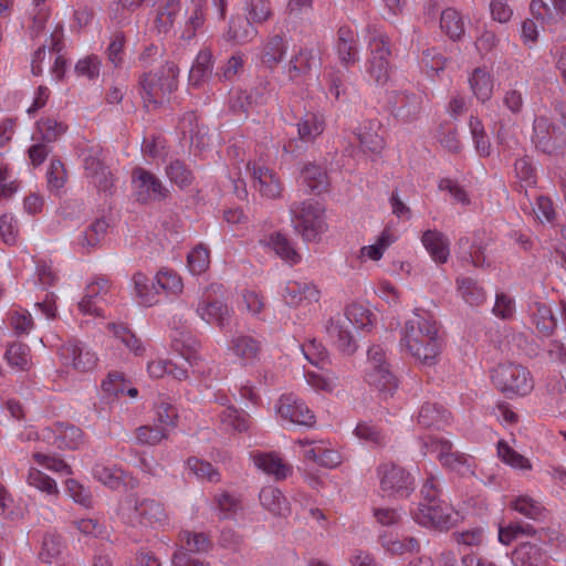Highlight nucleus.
<instances>
[{
	"label": "nucleus",
	"mask_w": 566,
	"mask_h": 566,
	"mask_svg": "<svg viewBox=\"0 0 566 566\" xmlns=\"http://www.w3.org/2000/svg\"><path fill=\"white\" fill-rule=\"evenodd\" d=\"M400 345L419 363L434 365L442 348L437 322L420 310H415L401 331Z\"/></svg>",
	"instance_id": "f257e3e1"
},
{
	"label": "nucleus",
	"mask_w": 566,
	"mask_h": 566,
	"mask_svg": "<svg viewBox=\"0 0 566 566\" xmlns=\"http://www.w3.org/2000/svg\"><path fill=\"white\" fill-rule=\"evenodd\" d=\"M123 523L132 528L158 527L166 523L167 514L163 504L154 499L129 496L119 507Z\"/></svg>",
	"instance_id": "f03ea898"
},
{
	"label": "nucleus",
	"mask_w": 566,
	"mask_h": 566,
	"mask_svg": "<svg viewBox=\"0 0 566 566\" xmlns=\"http://www.w3.org/2000/svg\"><path fill=\"white\" fill-rule=\"evenodd\" d=\"M179 69L168 62L158 72L147 73L140 77V93L147 108H156L168 101V96L178 86Z\"/></svg>",
	"instance_id": "7ed1b4c3"
},
{
	"label": "nucleus",
	"mask_w": 566,
	"mask_h": 566,
	"mask_svg": "<svg viewBox=\"0 0 566 566\" xmlns=\"http://www.w3.org/2000/svg\"><path fill=\"white\" fill-rule=\"evenodd\" d=\"M365 381L378 391L381 399L392 397L398 388V380L390 369L386 350L380 345H373L367 352L364 370Z\"/></svg>",
	"instance_id": "20e7f679"
},
{
	"label": "nucleus",
	"mask_w": 566,
	"mask_h": 566,
	"mask_svg": "<svg viewBox=\"0 0 566 566\" xmlns=\"http://www.w3.org/2000/svg\"><path fill=\"white\" fill-rule=\"evenodd\" d=\"M492 384L509 398L525 397L534 389L531 371L515 363H502L491 370Z\"/></svg>",
	"instance_id": "39448f33"
},
{
	"label": "nucleus",
	"mask_w": 566,
	"mask_h": 566,
	"mask_svg": "<svg viewBox=\"0 0 566 566\" xmlns=\"http://www.w3.org/2000/svg\"><path fill=\"white\" fill-rule=\"evenodd\" d=\"M422 448L424 454H436L438 461L444 469L462 476L474 474L475 462L473 458L465 453L454 451L450 440L443 437L429 436L422 441Z\"/></svg>",
	"instance_id": "423d86ee"
},
{
	"label": "nucleus",
	"mask_w": 566,
	"mask_h": 566,
	"mask_svg": "<svg viewBox=\"0 0 566 566\" xmlns=\"http://www.w3.org/2000/svg\"><path fill=\"white\" fill-rule=\"evenodd\" d=\"M294 229L307 241H314L323 234L328 226L325 208L314 201L294 203L290 208Z\"/></svg>",
	"instance_id": "0eeeda50"
},
{
	"label": "nucleus",
	"mask_w": 566,
	"mask_h": 566,
	"mask_svg": "<svg viewBox=\"0 0 566 566\" xmlns=\"http://www.w3.org/2000/svg\"><path fill=\"white\" fill-rule=\"evenodd\" d=\"M292 451L304 462H312L326 469H335L343 462L340 452L327 440L297 439Z\"/></svg>",
	"instance_id": "6e6552de"
},
{
	"label": "nucleus",
	"mask_w": 566,
	"mask_h": 566,
	"mask_svg": "<svg viewBox=\"0 0 566 566\" xmlns=\"http://www.w3.org/2000/svg\"><path fill=\"white\" fill-rule=\"evenodd\" d=\"M369 57L366 71L376 84L384 85L389 78L390 50L388 38L377 29H369Z\"/></svg>",
	"instance_id": "1a4fd4ad"
},
{
	"label": "nucleus",
	"mask_w": 566,
	"mask_h": 566,
	"mask_svg": "<svg viewBox=\"0 0 566 566\" xmlns=\"http://www.w3.org/2000/svg\"><path fill=\"white\" fill-rule=\"evenodd\" d=\"M412 515L419 525L437 530H448L458 521L453 507L441 501L420 503Z\"/></svg>",
	"instance_id": "9d476101"
},
{
	"label": "nucleus",
	"mask_w": 566,
	"mask_h": 566,
	"mask_svg": "<svg viewBox=\"0 0 566 566\" xmlns=\"http://www.w3.org/2000/svg\"><path fill=\"white\" fill-rule=\"evenodd\" d=\"M222 286L212 284L201 295L196 307L197 315L209 325H217L223 328L228 325L233 311L223 302L211 298V292L221 293Z\"/></svg>",
	"instance_id": "9b49d317"
},
{
	"label": "nucleus",
	"mask_w": 566,
	"mask_h": 566,
	"mask_svg": "<svg viewBox=\"0 0 566 566\" xmlns=\"http://www.w3.org/2000/svg\"><path fill=\"white\" fill-rule=\"evenodd\" d=\"M377 472L381 490L389 495L408 496L415 489L410 473L392 462L380 464Z\"/></svg>",
	"instance_id": "f8f14e48"
},
{
	"label": "nucleus",
	"mask_w": 566,
	"mask_h": 566,
	"mask_svg": "<svg viewBox=\"0 0 566 566\" xmlns=\"http://www.w3.org/2000/svg\"><path fill=\"white\" fill-rule=\"evenodd\" d=\"M85 176L99 191H108L113 186V176L104 163L103 149L92 146L82 151Z\"/></svg>",
	"instance_id": "ddd939ff"
},
{
	"label": "nucleus",
	"mask_w": 566,
	"mask_h": 566,
	"mask_svg": "<svg viewBox=\"0 0 566 566\" xmlns=\"http://www.w3.org/2000/svg\"><path fill=\"white\" fill-rule=\"evenodd\" d=\"M42 440L60 450H77L85 440L82 429L71 423L56 422L41 430Z\"/></svg>",
	"instance_id": "4468645a"
},
{
	"label": "nucleus",
	"mask_w": 566,
	"mask_h": 566,
	"mask_svg": "<svg viewBox=\"0 0 566 566\" xmlns=\"http://www.w3.org/2000/svg\"><path fill=\"white\" fill-rule=\"evenodd\" d=\"M280 295L290 307L310 308L318 303L321 291L312 282L290 280L281 287Z\"/></svg>",
	"instance_id": "2eb2a0df"
},
{
	"label": "nucleus",
	"mask_w": 566,
	"mask_h": 566,
	"mask_svg": "<svg viewBox=\"0 0 566 566\" xmlns=\"http://www.w3.org/2000/svg\"><path fill=\"white\" fill-rule=\"evenodd\" d=\"M277 417L287 423L313 427L315 424V416L306 403L296 396L283 395L275 406Z\"/></svg>",
	"instance_id": "dca6fc26"
},
{
	"label": "nucleus",
	"mask_w": 566,
	"mask_h": 566,
	"mask_svg": "<svg viewBox=\"0 0 566 566\" xmlns=\"http://www.w3.org/2000/svg\"><path fill=\"white\" fill-rule=\"evenodd\" d=\"M132 185L136 200L144 203L164 199L168 193L161 180L142 167L133 170Z\"/></svg>",
	"instance_id": "f3484780"
},
{
	"label": "nucleus",
	"mask_w": 566,
	"mask_h": 566,
	"mask_svg": "<svg viewBox=\"0 0 566 566\" xmlns=\"http://www.w3.org/2000/svg\"><path fill=\"white\" fill-rule=\"evenodd\" d=\"M64 366L80 373L93 370L97 365V356L88 346L77 340H69L59 352Z\"/></svg>",
	"instance_id": "a211bd4d"
},
{
	"label": "nucleus",
	"mask_w": 566,
	"mask_h": 566,
	"mask_svg": "<svg viewBox=\"0 0 566 566\" xmlns=\"http://www.w3.org/2000/svg\"><path fill=\"white\" fill-rule=\"evenodd\" d=\"M325 332L331 344L343 355L350 356L357 350V340L349 329V324L340 314L328 319Z\"/></svg>",
	"instance_id": "6ab92c4d"
},
{
	"label": "nucleus",
	"mask_w": 566,
	"mask_h": 566,
	"mask_svg": "<svg viewBox=\"0 0 566 566\" xmlns=\"http://www.w3.org/2000/svg\"><path fill=\"white\" fill-rule=\"evenodd\" d=\"M247 170L250 171L254 189L269 199H276L282 193V184L276 174L260 163H248Z\"/></svg>",
	"instance_id": "aec40b11"
},
{
	"label": "nucleus",
	"mask_w": 566,
	"mask_h": 566,
	"mask_svg": "<svg viewBox=\"0 0 566 566\" xmlns=\"http://www.w3.org/2000/svg\"><path fill=\"white\" fill-rule=\"evenodd\" d=\"M227 350L241 364L252 365L259 359L261 342L251 335L235 334L229 339Z\"/></svg>",
	"instance_id": "412c9836"
},
{
	"label": "nucleus",
	"mask_w": 566,
	"mask_h": 566,
	"mask_svg": "<svg viewBox=\"0 0 566 566\" xmlns=\"http://www.w3.org/2000/svg\"><path fill=\"white\" fill-rule=\"evenodd\" d=\"M533 142L544 153L552 154L565 142L544 116H537L533 125Z\"/></svg>",
	"instance_id": "4be33fe9"
},
{
	"label": "nucleus",
	"mask_w": 566,
	"mask_h": 566,
	"mask_svg": "<svg viewBox=\"0 0 566 566\" xmlns=\"http://www.w3.org/2000/svg\"><path fill=\"white\" fill-rule=\"evenodd\" d=\"M335 49L342 64L354 65L358 61L356 32L347 25L340 27L337 31Z\"/></svg>",
	"instance_id": "5701e85b"
},
{
	"label": "nucleus",
	"mask_w": 566,
	"mask_h": 566,
	"mask_svg": "<svg viewBox=\"0 0 566 566\" xmlns=\"http://www.w3.org/2000/svg\"><path fill=\"white\" fill-rule=\"evenodd\" d=\"M316 65L317 56L315 52L308 49H301L287 65L289 77L295 83H304Z\"/></svg>",
	"instance_id": "b1692460"
},
{
	"label": "nucleus",
	"mask_w": 566,
	"mask_h": 566,
	"mask_svg": "<svg viewBox=\"0 0 566 566\" xmlns=\"http://www.w3.org/2000/svg\"><path fill=\"white\" fill-rule=\"evenodd\" d=\"M251 459L254 465L276 480H284L292 473V467L284 463L275 453L253 452Z\"/></svg>",
	"instance_id": "393cba45"
},
{
	"label": "nucleus",
	"mask_w": 566,
	"mask_h": 566,
	"mask_svg": "<svg viewBox=\"0 0 566 566\" xmlns=\"http://www.w3.org/2000/svg\"><path fill=\"white\" fill-rule=\"evenodd\" d=\"M260 504L273 516L285 517L291 513V506L282 491L273 485H266L259 493Z\"/></svg>",
	"instance_id": "a878e982"
},
{
	"label": "nucleus",
	"mask_w": 566,
	"mask_h": 566,
	"mask_svg": "<svg viewBox=\"0 0 566 566\" xmlns=\"http://www.w3.org/2000/svg\"><path fill=\"white\" fill-rule=\"evenodd\" d=\"M530 10L543 23H555L566 15V0H532Z\"/></svg>",
	"instance_id": "bb28decb"
},
{
	"label": "nucleus",
	"mask_w": 566,
	"mask_h": 566,
	"mask_svg": "<svg viewBox=\"0 0 566 566\" xmlns=\"http://www.w3.org/2000/svg\"><path fill=\"white\" fill-rule=\"evenodd\" d=\"M222 409L218 412V420L222 430L227 432H244L250 428V416L233 406L221 402Z\"/></svg>",
	"instance_id": "cd10ccee"
},
{
	"label": "nucleus",
	"mask_w": 566,
	"mask_h": 566,
	"mask_svg": "<svg viewBox=\"0 0 566 566\" xmlns=\"http://www.w3.org/2000/svg\"><path fill=\"white\" fill-rule=\"evenodd\" d=\"M512 562L515 566H549L546 552L534 543H522L513 552Z\"/></svg>",
	"instance_id": "c85d7f7f"
},
{
	"label": "nucleus",
	"mask_w": 566,
	"mask_h": 566,
	"mask_svg": "<svg viewBox=\"0 0 566 566\" xmlns=\"http://www.w3.org/2000/svg\"><path fill=\"white\" fill-rule=\"evenodd\" d=\"M421 242L436 263H446L450 255L449 240L438 230H427L421 237Z\"/></svg>",
	"instance_id": "c756f323"
},
{
	"label": "nucleus",
	"mask_w": 566,
	"mask_h": 566,
	"mask_svg": "<svg viewBox=\"0 0 566 566\" xmlns=\"http://www.w3.org/2000/svg\"><path fill=\"white\" fill-rule=\"evenodd\" d=\"M469 86L473 95L482 103L493 95L494 78L486 67H475L468 77Z\"/></svg>",
	"instance_id": "7c9ffc66"
},
{
	"label": "nucleus",
	"mask_w": 566,
	"mask_h": 566,
	"mask_svg": "<svg viewBox=\"0 0 566 566\" xmlns=\"http://www.w3.org/2000/svg\"><path fill=\"white\" fill-rule=\"evenodd\" d=\"M132 282L134 285V298L139 305L148 307L158 303V286L146 274L142 272L135 273Z\"/></svg>",
	"instance_id": "2f4dec72"
},
{
	"label": "nucleus",
	"mask_w": 566,
	"mask_h": 566,
	"mask_svg": "<svg viewBox=\"0 0 566 566\" xmlns=\"http://www.w3.org/2000/svg\"><path fill=\"white\" fill-rule=\"evenodd\" d=\"M260 243L291 264H297L301 261L300 253L293 248L289 239L280 232L271 233L261 239Z\"/></svg>",
	"instance_id": "473e14b6"
},
{
	"label": "nucleus",
	"mask_w": 566,
	"mask_h": 566,
	"mask_svg": "<svg viewBox=\"0 0 566 566\" xmlns=\"http://www.w3.org/2000/svg\"><path fill=\"white\" fill-rule=\"evenodd\" d=\"M146 371L153 379H160L167 375L177 380H185L188 377L187 369L178 367L170 359L160 356H153L147 361Z\"/></svg>",
	"instance_id": "72a5a7b5"
},
{
	"label": "nucleus",
	"mask_w": 566,
	"mask_h": 566,
	"mask_svg": "<svg viewBox=\"0 0 566 566\" xmlns=\"http://www.w3.org/2000/svg\"><path fill=\"white\" fill-rule=\"evenodd\" d=\"M300 182L310 193L321 195L328 188L326 171L315 164H306L303 167L300 175Z\"/></svg>",
	"instance_id": "f704fd0d"
},
{
	"label": "nucleus",
	"mask_w": 566,
	"mask_h": 566,
	"mask_svg": "<svg viewBox=\"0 0 566 566\" xmlns=\"http://www.w3.org/2000/svg\"><path fill=\"white\" fill-rule=\"evenodd\" d=\"M396 241L394 233L385 229L375 240L374 243L364 245L358 250L357 259L360 263L367 261H379L384 256L388 248Z\"/></svg>",
	"instance_id": "c9c22d12"
},
{
	"label": "nucleus",
	"mask_w": 566,
	"mask_h": 566,
	"mask_svg": "<svg viewBox=\"0 0 566 566\" xmlns=\"http://www.w3.org/2000/svg\"><path fill=\"white\" fill-rule=\"evenodd\" d=\"M174 348L186 359V361L196 371H200L199 365L201 358L199 356L200 342L190 334L181 333L179 337L172 340Z\"/></svg>",
	"instance_id": "e433bc0d"
},
{
	"label": "nucleus",
	"mask_w": 566,
	"mask_h": 566,
	"mask_svg": "<svg viewBox=\"0 0 566 566\" xmlns=\"http://www.w3.org/2000/svg\"><path fill=\"white\" fill-rule=\"evenodd\" d=\"M212 74V54L209 50H201L190 69L189 84L193 87L201 86Z\"/></svg>",
	"instance_id": "4c0bfd02"
},
{
	"label": "nucleus",
	"mask_w": 566,
	"mask_h": 566,
	"mask_svg": "<svg viewBox=\"0 0 566 566\" xmlns=\"http://www.w3.org/2000/svg\"><path fill=\"white\" fill-rule=\"evenodd\" d=\"M532 321L539 333L549 335L556 327V319L553 316L548 304L544 302H533L528 306Z\"/></svg>",
	"instance_id": "58836bf2"
},
{
	"label": "nucleus",
	"mask_w": 566,
	"mask_h": 566,
	"mask_svg": "<svg viewBox=\"0 0 566 566\" xmlns=\"http://www.w3.org/2000/svg\"><path fill=\"white\" fill-rule=\"evenodd\" d=\"M440 28L452 41L460 40L465 31L463 17L454 8H447L441 12Z\"/></svg>",
	"instance_id": "ea45409f"
},
{
	"label": "nucleus",
	"mask_w": 566,
	"mask_h": 566,
	"mask_svg": "<svg viewBox=\"0 0 566 566\" xmlns=\"http://www.w3.org/2000/svg\"><path fill=\"white\" fill-rule=\"evenodd\" d=\"M421 98L415 94L401 93L392 107L394 115L402 122L413 120L420 113Z\"/></svg>",
	"instance_id": "a19ab883"
},
{
	"label": "nucleus",
	"mask_w": 566,
	"mask_h": 566,
	"mask_svg": "<svg viewBox=\"0 0 566 566\" xmlns=\"http://www.w3.org/2000/svg\"><path fill=\"white\" fill-rule=\"evenodd\" d=\"M417 422L426 428L436 427L439 429L449 422V413L442 406L427 402L421 406Z\"/></svg>",
	"instance_id": "79ce46f5"
},
{
	"label": "nucleus",
	"mask_w": 566,
	"mask_h": 566,
	"mask_svg": "<svg viewBox=\"0 0 566 566\" xmlns=\"http://www.w3.org/2000/svg\"><path fill=\"white\" fill-rule=\"evenodd\" d=\"M325 129V120L322 115L316 113L305 114L297 123L300 139L312 142Z\"/></svg>",
	"instance_id": "37998d69"
},
{
	"label": "nucleus",
	"mask_w": 566,
	"mask_h": 566,
	"mask_svg": "<svg viewBox=\"0 0 566 566\" xmlns=\"http://www.w3.org/2000/svg\"><path fill=\"white\" fill-rule=\"evenodd\" d=\"M458 292L461 298L470 306H480L486 298L484 289L471 277L458 279Z\"/></svg>",
	"instance_id": "c03bdc74"
},
{
	"label": "nucleus",
	"mask_w": 566,
	"mask_h": 566,
	"mask_svg": "<svg viewBox=\"0 0 566 566\" xmlns=\"http://www.w3.org/2000/svg\"><path fill=\"white\" fill-rule=\"evenodd\" d=\"M380 544L382 548L390 555H403L415 553L420 549V544L415 537L398 538L384 533L380 535Z\"/></svg>",
	"instance_id": "a18cd8bd"
},
{
	"label": "nucleus",
	"mask_w": 566,
	"mask_h": 566,
	"mask_svg": "<svg viewBox=\"0 0 566 566\" xmlns=\"http://www.w3.org/2000/svg\"><path fill=\"white\" fill-rule=\"evenodd\" d=\"M346 323L354 325L356 328L366 329L374 325L375 315L371 311L360 303H350L346 306L345 314L342 315Z\"/></svg>",
	"instance_id": "49530a36"
},
{
	"label": "nucleus",
	"mask_w": 566,
	"mask_h": 566,
	"mask_svg": "<svg viewBox=\"0 0 566 566\" xmlns=\"http://www.w3.org/2000/svg\"><path fill=\"white\" fill-rule=\"evenodd\" d=\"M287 50L286 41L280 36L274 35L268 40L264 44L261 60L262 63L269 67H273L279 64L284 57Z\"/></svg>",
	"instance_id": "de8ad7c7"
},
{
	"label": "nucleus",
	"mask_w": 566,
	"mask_h": 566,
	"mask_svg": "<svg viewBox=\"0 0 566 566\" xmlns=\"http://www.w3.org/2000/svg\"><path fill=\"white\" fill-rule=\"evenodd\" d=\"M255 34L256 29L252 25L251 20L237 17L231 19L226 36L229 41L245 43L254 38Z\"/></svg>",
	"instance_id": "09e8293b"
},
{
	"label": "nucleus",
	"mask_w": 566,
	"mask_h": 566,
	"mask_svg": "<svg viewBox=\"0 0 566 566\" xmlns=\"http://www.w3.org/2000/svg\"><path fill=\"white\" fill-rule=\"evenodd\" d=\"M178 412L167 397L160 396L155 403V422L167 431L177 426Z\"/></svg>",
	"instance_id": "8fccbe9b"
},
{
	"label": "nucleus",
	"mask_w": 566,
	"mask_h": 566,
	"mask_svg": "<svg viewBox=\"0 0 566 566\" xmlns=\"http://www.w3.org/2000/svg\"><path fill=\"white\" fill-rule=\"evenodd\" d=\"M27 482L30 486L39 490L48 496L56 497L60 494L55 480L36 468L29 469Z\"/></svg>",
	"instance_id": "3c124183"
},
{
	"label": "nucleus",
	"mask_w": 566,
	"mask_h": 566,
	"mask_svg": "<svg viewBox=\"0 0 566 566\" xmlns=\"http://www.w3.org/2000/svg\"><path fill=\"white\" fill-rule=\"evenodd\" d=\"M211 548V542L203 533H191L185 531L180 534V547L178 551H186L203 555Z\"/></svg>",
	"instance_id": "603ef678"
},
{
	"label": "nucleus",
	"mask_w": 566,
	"mask_h": 566,
	"mask_svg": "<svg viewBox=\"0 0 566 566\" xmlns=\"http://www.w3.org/2000/svg\"><path fill=\"white\" fill-rule=\"evenodd\" d=\"M109 290V283L105 279H97L91 282L86 289L82 300L77 303L78 311H88L87 302L97 301L98 305L106 301L105 296Z\"/></svg>",
	"instance_id": "864d4df0"
},
{
	"label": "nucleus",
	"mask_w": 566,
	"mask_h": 566,
	"mask_svg": "<svg viewBox=\"0 0 566 566\" xmlns=\"http://www.w3.org/2000/svg\"><path fill=\"white\" fill-rule=\"evenodd\" d=\"M156 285L171 295H179L184 290L181 276L171 269L163 268L155 275Z\"/></svg>",
	"instance_id": "5fc2aeb1"
},
{
	"label": "nucleus",
	"mask_w": 566,
	"mask_h": 566,
	"mask_svg": "<svg viewBox=\"0 0 566 566\" xmlns=\"http://www.w3.org/2000/svg\"><path fill=\"white\" fill-rule=\"evenodd\" d=\"M94 478L109 489H118L124 482V472L115 465L96 463L93 468Z\"/></svg>",
	"instance_id": "6e6d98bb"
},
{
	"label": "nucleus",
	"mask_w": 566,
	"mask_h": 566,
	"mask_svg": "<svg viewBox=\"0 0 566 566\" xmlns=\"http://www.w3.org/2000/svg\"><path fill=\"white\" fill-rule=\"evenodd\" d=\"M511 507L520 514L535 521L541 520L545 512L542 503L528 495L516 496L511 502Z\"/></svg>",
	"instance_id": "4d7b16f0"
},
{
	"label": "nucleus",
	"mask_w": 566,
	"mask_h": 566,
	"mask_svg": "<svg viewBox=\"0 0 566 566\" xmlns=\"http://www.w3.org/2000/svg\"><path fill=\"white\" fill-rule=\"evenodd\" d=\"M469 128L479 156L488 157L491 154V144L486 136L482 120L479 117L471 116Z\"/></svg>",
	"instance_id": "13d9d810"
},
{
	"label": "nucleus",
	"mask_w": 566,
	"mask_h": 566,
	"mask_svg": "<svg viewBox=\"0 0 566 566\" xmlns=\"http://www.w3.org/2000/svg\"><path fill=\"white\" fill-rule=\"evenodd\" d=\"M8 364L19 370H28L31 366L30 348L22 343H13L6 353Z\"/></svg>",
	"instance_id": "bf43d9fd"
},
{
	"label": "nucleus",
	"mask_w": 566,
	"mask_h": 566,
	"mask_svg": "<svg viewBox=\"0 0 566 566\" xmlns=\"http://www.w3.org/2000/svg\"><path fill=\"white\" fill-rule=\"evenodd\" d=\"M187 265L193 275L206 272L210 265V251L203 244L196 245L187 256Z\"/></svg>",
	"instance_id": "052dcab7"
},
{
	"label": "nucleus",
	"mask_w": 566,
	"mask_h": 566,
	"mask_svg": "<svg viewBox=\"0 0 566 566\" xmlns=\"http://www.w3.org/2000/svg\"><path fill=\"white\" fill-rule=\"evenodd\" d=\"M305 359L317 368H324L328 361V354L322 343L310 339L300 346Z\"/></svg>",
	"instance_id": "680f3d73"
},
{
	"label": "nucleus",
	"mask_w": 566,
	"mask_h": 566,
	"mask_svg": "<svg viewBox=\"0 0 566 566\" xmlns=\"http://www.w3.org/2000/svg\"><path fill=\"white\" fill-rule=\"evenodd\" d=\"M497 454L504 463L509 464L514 469L523 471L532 470V464L530 460L523 457L522 454L517 453L506 442H499Z\"/></svg>",
	"instance_id": "e2e57ef3"
},
{
	"label": "nucleus",
	"mask_w": 566,
	"mask_h": 566,
	"mask_svg": "<svg viewBox=\"0 0 566 566\" xmlns=\"http://www.w3.org/2000/svg\"><path fill=\"white\" fill-rule=\"evenodd\" d=\"M8 321L15 335H27L34 326L32 315L23 308H12L8 314Z\"/></svg>",
	"instance_id": "0e129e2a"
},
{
	"label": "nucleus",
	"mask_w": 566,
	"mask_h": 566,
	"mask_svg": "<svg viewBox=\"0 0 566 566\" xmlns=\"http://www.w3.org/2000/svg\"><path fill=\"white\" fill-rule=\"evenodd\" d=\"M304 377L307 385L316 391L332 392L337 386V377L334 374L305 370Z\"/></svg>",
	"instance_id": "69168bd1"
},
{
	"label": "nucleus",
	"mask_w": 566,
	"mask_h": 566,
	"mask_svg": "<svg viewBox=\"0 0 566 566\" xmlns=\"http://www.w3.org/2000/svg\"><path fill=\"white\" fill-rule=\"evenodd\" d=\"M187 468L199 480L208 482H219L220 473L216 470L210 462L203 461L199 458L192 457L187 461Z\"/></svg>",
	"instance_id": "338daca9"
},
{
	"label": "nucleus",
	"mask_w": 566,
	"mask_h": 566,
	"mask_svg": "<svg viewBox=\"0 0 566 566\" xmlns=\"http://www.w3.org/2000/svg\"><path fill=\"white\" fill-rule=\"evenodd\" d=\"M406 566H458V564L453 552L443 551L434 559L429 556L415 557Z\"/></svg>",
	"instance_id": "774afa93"
}]
</instances>
